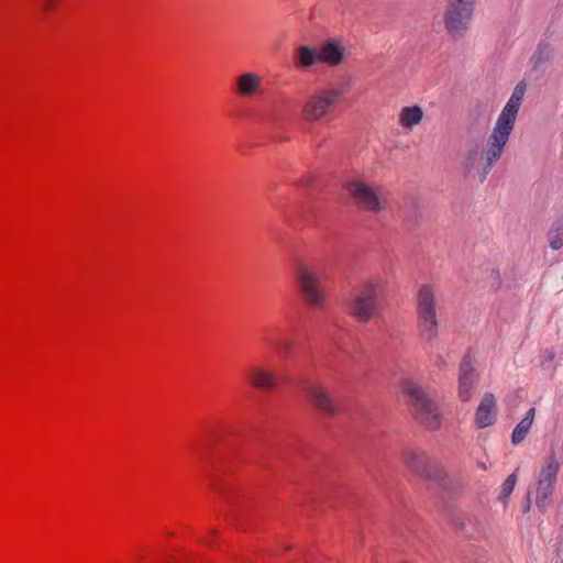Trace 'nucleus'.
<instances>
[{
    "mask_svg": "<svg viewBox=\"0 0 563 563\" xmlns=\"http://www.w3.org/2000/svg\"><path fill=\"white\" fill-rule=\"evenodd\" d=\"M404 393L408 397L415 418L430 429L440 426V413L437 406L428 398L426 393L412 382L404 386Z\"/></svg>",
    "mask_w": 563,
    "mask_h": 563,
    "instance_id": "obj_4",
    "label": "nucleus"
},
{
    "mask_svg": "<svg viewBox=\"0 0 563 563\" xmlns=\"http://www.w3.org/2000/svg\"><path fill=\"white\" fill-rule=\"evenodd\" d=\"M384 287L378 279H367L356 287L347 302V312L357 321L367 322L383 308Z\"/></svg>",
    "mask_w": 563,
    "mask_h": 563,
    "instance_id": "obj_2",
    "label": "nucleus"
},
{
    "mask_svg": "<svg viewBox=\"0 0 563 563\" xmlns=\"http://www.w3.org/2000/svg\"><path fill=\"white\" fill-rule=\"evenodd\" d=\"M517 483V475L514 473L509 475L503 484V497L507 498L514 490Z\"/></svg>",
    "mask_w": 563,
    "mask_h": 563,
    "instance_id": "obj_21",
    "label": "nucleus"
},
{
    "mask_svg": "<svg viewBox=\"0 0 563 563\" xmlns=\"http://www.w3.org/2000/svg\"><path fill=\"white\" fill-rule=\"evenodd\" d=\"M423 118V110L419 106L404 107L398 113V124L406 130H412Z\"/></svg>",
    "mask_w": 563,
    "mask_h": 563,
    "instance_id": "obj_17",
    "label": "nucleus"
},
{
    "mask_svg": "<svg viewBox=\"0 0 563 563\" xmlns=\"http://www.w3.org/2000/svg\"><path fill=\"white\" fill-rule=\"evenodd\" d=\"M475 0H448L444 23L451 34H457L466 29L473 13Z\"/></svg>",
    "mask_w": 563,
    "mask_h": 563,
    "instance_id": "obj_8",
    "label": "nucleus"
},
{
    "mask_svg": "<svg viewBox=\"0 0 563 563\" xmlns=\"http://www.w3.org/2000/svg\"><path fill=\"white\" fill-rule=\"evenodd\" d=\"M536 409L531 408L526 413L525 418L516 426L512 435L511 441L514 444H519L522 442L529 432L533 418H534Z\"/></svg>",
    "mask_w": 563,
    "mask_h": 563,
    "instance_id": "obj_18",
    "label": "nucleus"
},
{
    "mask_svg": "<svg viewBox=\"0 0 563 563\" xmlns=\"http://www.w3.org/2000/svg\"><path fill=\"white\" fill-rule=\"evenodd\" d=\"M477 155H478V151L477 150H474V151H472L470 153L468 161L471 162V164H473L475 162Z\"/></svg>",
    "mask_w": 563,
    "mask_h": 563,
    "instance_id": "obj_22",
    "label": "nucleus"
},
{
    "mask_svg": "<svg viewBox=\"0 0 563 563\" xmlns=\"http://www.w3.org/2000/svg\"><path fill=\"white\" fill-rule=\"evenodd\" d=\"M319 49L316 46L300 45L296 51L294 65L296 68H309L320 64Z\"/></svg>",
    "mask_w": 563,
    "mask_h": 563,
    "instance_id": "obj_16",
    "label": "nucleus"
},
{
    "mask_svg": "<svg viewBox=\"0 0 563 563\" xmlns=\"http://www.w3.org/2000/svg\"><path fill=\"white\" fill-rule=\"evenodd\" d=\"M550 245L552 249L554 250H559L561 249V246L563 245V240H562V235H563V222H558L555 223L552 229L550 230Z\"/></svg>",
    "mask_w": 563,
    "mask_h": 563,
    "instance_id": "obj_19",
    "label": "nucleus"
},
{
    "mask_svg": "<svg viewBox=\"0 0 563 563\" xmlns=\"http://www.w3.org/2000/svg\"><path fill=\"white\" fill-rule=\"evenodd\" d=\"M320 62L329 66L340 65L345 56V47L339 41H327L319 47Z\"/></svg>",
    "mask_w": 563,
    "mask_h": 563,
    "instance_id": "obj_15",
    "label": "nucleus"
},
{
    "mask_svg": "<svg viewBox=\"0 0 563 563\" xmlns=\"http://www.w3.org/2000/svg\"><path fill=\"white\" fill-rule=\"evenodd\" d=\"M344 90L340 87H325L316 90L305 101L301 117L306 122H324L334 113L341 102Z\"/></svg>",
    "mask_w": 563,
    "mask_h": 563,
    "instance_id": "obj_3",
    "label": "nucleus"
},
{
    "mask_svg": "<svg viewBox=\"0 0 563 563\" xmlns=\"http://www.w3.org/2000/svg\"><path fill=\"white\" fill-rule=\"evenodd\" d=\"M560 467V461L554 452L544 459L538 475L537 504L544 503L552 495Z\"/></svg>",
    "mask_w": 563,
    "mask_h": 563,
    "instance_id": "obj_9",
    "label": "nucleus"
},
{
    "mask_svg": "<svg viewBox=\"0 0 563 563\" xmlns=\"http://www.w3.org/2000/svg\"><path fill=\"white\" fill-rule=\"evenodd\" d=\"M296 280L300 294L309 306L317 309L327 306V292L314 268L307 264H300L296 271Z\"/></svg>",
    "mask_w": 563,
    "mask_h": 563,
    "instance_id": "obj_6",
    "label": "nucleus"
},
{
    "mask_svg": "<svg viewBox=\"0 0 563 563\" xmlns=\"http://www.w3.org/2000/svg\"><path fill=\"white\" fill-rule=\"evenodd\" d=\"M405 463L411 468H418V463L426 461V455L420 452L409 451L404 454Z\"/></svg>",
    "mask_w": 563,
    "mask_h": 563,
    "instance_id": "obj_20",
    "label": "nucleus"
},
{
    "mask_svg": "<svg viewBox=\"0 0 563 563\" xmlns=\"http://www.w3.org/2000/svg\"><path fill=\"white\" fill-rule=\"evenodd\" d=\"M523 95L525 85L519 84L515 88L512 96L508 100L507 104L505 106L504 110L501 111L497 120V123L487 143L486 154L488 166H490L493 162L497 161L501 155L504 146L506 145L507 140L514 129V123Z\"/></svg>",
    "mask_w": 563,
    "mask_h": 563,
    "instance_id": "obj_1",
    "label": "nucleus"
},
{
    "mask_svg": "<svg viewBox=\"0 0 563 563\" xmlns=\"http://www.w3.org/2000/svg\"><path fill=\"white\" fill-rule=\"evenodd\" d=\"M474 385V368L471 355H465L460 365L459 396L461 400L467 401L472 396Z\"/></svg>",
    "mask_w": 563,
    "mask_h": 563,
    "instance_id": "obj_13",
    "label": "nucleus"
},
{
    "mask_svg": "<svg viewBox=\"0 0 563 563\" xmlns=\"http://www.w3.org/2000/svg\"><path fill=\"white\" fill-rule=\"evenodd\" d=\"M496 409L495 396L493 394L484 395L475 412L476 426L478 428L492 426L496 419Z\"/></svg>",
    "mask_w": 563,
    "mask_h": 563,
    "instance_id": "obj_14",
    "label": "nucleus"
},
{
    "mask_svg": "<svg viewBox=\"0 0 563 563\" xmlns=\"http://www.w3.org/2000/svg\"><path fill=\"white\" fill-rule=\"evenodd\" d=\"M236 93L244 98H252L263 91L262 78L255 73H243L235 79Z\"/></svg>",
    "mask_w": 563,
    "mask_h": 563,
    "instance_id": "obj_12",
    "label": "nucleus"
},
{
    "mask_svg": "<svg viewBox=\"0 0 563 563\" xmlns=\"http://www.w3.org/2000/svg\"><path fill=\"white\" fill-rule=\"evenodd\" d=\"M305 393L309 401L320 412L332 416L338 411V406L327 388L319 383H309L305 386Z\"/></svg>",
    "mask_w": 563,
    "mask_h": 563,
    "instance_id": "obj_10",
    "label": "nucleus"
},
{
    "mask_svg": "<svg viewBox=\"0 0 563 563\" xmlns=\"http://www.w3.org/2000/svg\"><path fill=\"white\" fill-rule=\"evenodd\" d=\"M434 296L430 285L420 287L417 296L418 330L420 336L428 341L432 340L438 332Z\"/></svg>",
    "mask_w": 563,
    "mask_h": 563,
    "instance_id": "obj_5",
    "label": "nucleus"
},
{
    "mask_svg": "<svg viewBox=\"0 0 563 563\" xmlns=\"http://www.w3.org/2000/svg\"><path fill=\"white\" fill-rule=\"evenodd\" d=\"M346 191L357 205L368 211L378 212L387 205V199L380 189L369 186L363 180L350 181L346 185Z\"/></svg>",
    "mask_w": 563,
    "mask_h": 563,
    "instance_id": "obj_7",
    "label": "nucleus"
},
{
    "mask_svg": "<svg viewBox=\"0 0 563 563\" xmlns=\"http://www.w3.org/2000/svg\"><path fill=\"white\" fill-rule=\"evenodd\" d=\"M249 384L257 389L274 390L278 387L277 376L269 369L262 366H252L247 373Z\"/></svg>",
    "mask_w": 563,
    "mask_h": 563,
    "instance_id": "obj_11",
    "label": "nucleus"
}]
</instances>
